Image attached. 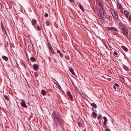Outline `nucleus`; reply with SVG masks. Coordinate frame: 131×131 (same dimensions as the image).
<instances>
[{
    "instance_id": "obj_44",
    "label": "nucleus",
    "mask_w": 131,
    "mask_h": 131,
    "mask_svg": "<svg viewBox=\"0 0 131 131\" xmlns=\"http://www.w3.org/2000/svg\"><path fill=\"white\" fill-rule=\"evenodd\" d=\"M66 58L67 60H69V57L68 56H67L66 57Z\"/></svg>"
},
{
    "instance_id": "obj_34",
    "label": "nucleus",
    "mask_w": 131,
    "mask_h": 131,
    "mask_svg": "<svg viewBox=\"0 0 131 131\" xmlns=\"http://www.w3.org/2000/svg\"><path fill=\"white\" fill-rule=\"evenodd\" d=\"M34 74L36 77H38V74L36 72H34Z\"/></svg>"
},
{
    "instance_id": "obj_25",
    "label": "nucleus",
    "mask_w": 131,
    "mask_h": 131,
    "mask_svg": "<svg viewBox=\"0 0 131 131\" xmlns=\"http://www.w3.org/2000/svg\"><path fill=\"white\" fill-rule=\"evenodd\" d=\"M41 93L42 94L43 96H45L46 95V92L44 90H42Z\"/></svg>"
},
{
    "instance_id": "obj_32",
    "label": "nucleus",
    "mask_w": 131,
    "mask_h": 131,
    "mask_svg": "<svg viewBox=\"0 0 131 131\" xmlns=\"http://www.w3.org/2000/svg\"><path fill=\"white\" fill-rule=\"evenodd\" d=\"M102 118V115L101 114H99L97 117V118L99 119H101Z\"/></svg>"
},
{
    "instance_id": "obj_49",
    "label": "nucleus",
    "mask_w": 131,
    "mask_h": 131,
    "mask_svg": "<svg viewBox=\"0 0 131 131\" xmlns=\"http://www.w3.org/2000/svg\"><path fill=\"white\" fill-rule=\"evenodd\" d=\"M83 131H86V130H84Z\"/></svg>"
},
{
    "instance_id": "obj_11",
    "label": "nucleus",
    "mask_w": 131,
    "mask_h": 131,
    "mask_svg": "<svg viewBox=\"0 0 131 131\" xmlns=\"http://www.w3.org/2000/svg\"><path fill=\"white\" fill-rule=\"evenodd\" d=\"M33 67V69L35 71L37 70L39 68L38 65L37 64H34Z\"/></svg>"
},
{
    "instance_id": "obj_31",
    "label": "nucleus",
    "mask_w": 131,
    "mask_h": 131,
    "mask_svg": "<svg viewBox=\"0 0 131 131\" xmlns=\"http://www.w3.org/2000/svg\"><path fill=\"white\" fill-rule=\"evenodd\" d=\"M123 67L124 69L125 70H127L128 68L127 66L124 64L123 65Z\"/></svg>"
},
{
    "instance_id": "obj_40",
    "label": "nucleus",
    "mask_w": 131,
    "mask_h": 131,
    "mask_svg": "<svg viewBox=\"0 0 131 131\" xmlns=\"http://www.w3.org/2000/svg\"><path fill=\"white\" fill-rule=\"evenodd\" d=\"M4 32H5V34L6 35H7V32H6V31L5 30H5H3Z\"/></svg>"
},
{
    "instance_id": "obj_21",
    "label": "nucleus",
    "mask_w": 131,
    "mask_h": 131,
    "mask_svg": "<svg viewBox=\"0 0 131 131\" xmlns=\"http://www.w3.org/2000/svg\"><path fill=\"white\" fill-rule=\"evenodd\" d=\"M67 94L69 96V97L71 99L73 98V97L72 95H71L70 92V91H68L67 92Z\"/></svg>"
},
{
    "instance_id": "obj_30",
    "label": "nucleus",
    "mask_w": 131,
    "mask_h": 131,
    "mask_svg": "<svg viewBox=\"0 0 131 131\" xmlns=\"http://www.w3.org/2000/svg\"><path fill=\"white\" fill-rule=\"evenodd\" d=\"M113 27H106V29L108 31H110L112 30Z\"/></svg>"
},
{
    "instance_id": "obj_35",
    "label": "nucleus",
    "mask_w": 131,
    "mask_h": 131,
    "mask_svg": "<svg viewBox=\"0 0 131 131\" xmlns=\"http://www.w3.org/2000/svg\"><path fill=\"white\" fill-rule=\"evenodd\" d=\"M78 125L79 126V127H81V126H82V124H81V123L80 122H79L78 123Z\"/></svg>"
},
{
    "instance_id": "obj_13",
    "label": "nucleus",
    "mask_w": 131,
    "mask_h": 131,
    "mask_svg": "<svg viewBox=\"0 0 131 131\" xmlns=\"http://www.w3.org/2000/svg\"><path fill=\"white\" fill-rule=\"evenodd\" d=\"M124 14L127 18H129V13L127 11L125 10L124 11Z\"/></svg>"
},
{
    "instance_id": "obj_10",
    "label": "nucleus",
    "mask_w": 131,
    "mask_h": 131,
    "mask_svg": "<svg viewBox=\"0 0 131 131\" xmlns=\"http://www.w3.org/2000/svg\"><path fill=\"white\" fill-rule=\"evenodd\" d=\"M99 19L100 21L101 22V23L103 24H105V21L103 19L104 18V17H102L101 16H99Z\"/></svg>"
},
{
    "instance_id": "obj_39",
    "label": "nucleus",
    "mask_w": 131,
    "mask_h": 131,
    "mask_svg": "<svg viewBox=\"0 0 131 131\" xmlns=\"http://www.w3.org/2000/svg\"><path fill=\"white\" fill-rule=\"evenodd\" d=\"M114 85L117 87H119V85L117 83L115 84Z\"/></svg>"
},
{
    "instance_id": "obj_41",
    "label": "nucleus",
    "mask_w": 131,
    "mask_h": 131,
    "mask_svg": "<svg viewBox=\"0 0 131 131\" xmlns=\"http://www.w3.org/2000/svg\"><path fill=\"white\" fill-rule=\"evenodd\" d=\"M105 131H111V130L109 128H107L105 130Z\"/></svg>"
},
{
    "instance_id": "obj_8",
    "label": "nucleus",
    "mask_w": 131,
    "mask_h": 131,
    "mask_svg": "<svg viewBox=\"0 0 131 131\" xmlns=\"http://www.w3.org/2000/svg\"><path fill=\"white\" fill-rule=\"evenodd\" d=\"M31 23L32 25L35 28H36V25H37V21L35 19H32Z\"/></svg>"
},
{
    "instance_id": "obj_43",
    "label": "nucleus",
    "mask_w": 131,
    "mask_h": 131,
    "mask_svg": "<svg viewBox=\"0 0 131 131\" xmlns=\"http://www.w3.org/2000/svg\"><path fill=\"white\" fill-rule=\"evenodd\" d=\"M129 20L131 21V15H129Z\"/></svg>"
},
{
    "instance_id": "obj_3",
    "label": "nucleus",
    "mask_w": 131,
    "mask_h": 131,
    "mask_svg": "<svg viewBox=\"0 0 131 131\" xmlns=\"http://www.w3.org/2000/svg\"><path fill=\"white\" fill-rule=\"evenodd\" d=\"M100 13L98 15L99 16H101L102 17H104V18L105 17H106L107 14L106 11L104 9H100Z\"/></svg>"
},
{
    "instance_id": "obj_45",
    "label": "nucleus",
    "mask_w": 131,
    "mask_h": 131,
    "mask_svg": "<svg viewBox=\"0 0 131 131\" xmlns=\"http://www.w3.org/2000/svg\"><path fill=\"white\" fill-rule=\"evenodd\" d=\"M72 3H74V0H69Z\"/></svg>"
},
{
    "instance_id": "obj_14",
    "label": "nucleus",
    "mask_w": 131,
    "mask_h": 131,
    "mask_svg": "<svg viewBox=\"0 0 131 131\" xmlns=\"http://www.w3.org/2000/svg\"><path fill=\"white\" fill-rule=\"evenodd\" d=\"M2 59L6 61H8V57L4 55H3L2 56Z\"/></svg>"
},
{
    "instance_id": "obj_9",
    "label": "nucleus",
    "mask_w": 131,
    "mask_h": 131,
    "mask_svg": "<svg viewBox=\"0 0 131 131\" xmlns=\"http://www.w3.org/2000/svg\"><path fill=\"white\" fill-rule=\"evenodd\" d=\"M21 101V105L24 107L27 108V106L26 104V102L25 100L24 99H22Z\"/></svg>"
},
{
    "instance_id": "obj_23",
    "label": "nucleus",
    "mask_w": 131,
    "mask_h": 131,
    "mask_svg": "<svg viewBox=\"0 0 131 131\" xmlns=\"http://www.w3.org/2000/svg\"><path fill=\"white\" fill-rule=\"evenodd\" d=\"M3 96L5 98L7 101H9V98L8 96L7 95H6L5 94H3Z\"/></svg>"
},
{
    "instance_id": "obj_5",
    "label": "nucleus",
    "mask_w": 131,
    "mask_h": 131,
    "mask_svg": "<svg viewBox=\"0 0 131 131\" xmlns=\"http://www.w3.org/2000/svg\"><path fill=\"white\" fill-rule=\"evenodd\" d=\"M117 6L118 9H119L121 13L122 14L123 13V10L124 8H123L121 4L119 3H117Z\"/></svg>"
},
{
    "instance_id": "obj_50",
    "label": "nucleus",
    "mask_w": 131,
    "mask_h": 131,
    "mask_svg": "<svg viewBox=\"0 0 131 131\" xmlns=\"http://www.w3.org/2000/svg\"><path fill=\"white\" fill-rule=\"evenodd\" d=\"M1 11H2V10H1Z\"/></svg>"
},
{
    "instance_id": "obj_2",
    "label": "nucleus",
    "mask_w": 131,
    "mask_h": 131,
    "mask_svg": "<svg viewBox=\"0 0 131 131\" xmlns=\"http://www.w3.org/2000/svg\"><path fill=\"white\" fill-rule=\"evenodd\" d=\"M110 10L113 18L116 19H118L119 16L118 13L113 9L111 8Z\"/></svg>"
},
{
    "instance_id": "obj_33",
    "label": "nucleus",
    "mask_w": 131,
    "mask_h": 131,
    "mask_svg": "<svg viewBox=\"0 0 131 131\" xmlns=\"http://www.w3.org/2000/svg\"><path fill=\"white\" fill-rule=\"evenodd\" d=\"M114 56H116L117 55H118V53L116 51H114Z\"/></svg>"
},
{
    "instance_id": "obj_29",
    "label": "nucleus",
    "mask_w": 131,
    "mask_h": 131,
    "mask_svg": "<svg viewBox=\"0 0 131 131\" xmlns=\"http://www.w3.org/2000/svg\"><path fill=\"white\" fill-rule=\"evenodd\" d=\"M1 27L2 28V30H5V28L4 27L3 25V23L2 21L1 23Z\"/></svg>"
},
{
    "instance_id": "obj_48",
    "label": "nucleus",
    "mask_w": 131,
    "mask_h": 131,
    "mask_svg": "<svg viewBox=\"0 0 131 131\" xmlns=\"http://www.w3.org/2000/svg\"><path fill=\"white\" fill-rule=\"evenodd\" d=\"M30 43L32 45V46H33V43H32L31 42H30Z\"/></svg>"
},
{
    "instance_id": "obj_27",
    "label": "nucleus",
    "mask_w": 131,
    "mask_h": 131,
    "mask_svg": "<svg viewBox=\"0 0 131 131\" xmlns=\"http://www.w3.org/2000/svg\"><path fill=\"white\" fill-rule=\"evenodd\" d=\"M113 31H118V30L116 28L114 27H113L112 30Z\"/></svg>"
},
{
    "instance_id": "obj_18",
    "label": "nucleus",
    "mask_w": 131,
    "mask_h": 131,
    "mask_svg": "<svg viewBox=\"0 0 131 131\" xmlns=\"http://www.w3.org/2000/svg\"><path fill=\"white\" fill-rule=\"evenodd\" d=\"M57 52L58 53L60 54V56L61 57H63V55L61 51L59 50H58L57 51Z\"/></svg>"
},
{
    "instance_id": "obj_20",
    "label": "nucleus",
    "mask_w": 131,
    "mask_h": 131,
    "mask_svg": "<svg viewBox=\"0 0 131 131\" xmlns=\"http://www.w3.org/2000/svg\"><path fill=\"white\" fill-rule=\"evenodd\" d=\"M92 117L93 118H95L97 117V114L94 112H93L92 114Z\"/></svg>"
},
{
    "instance_id": "obj_28",
    "label": "nucleus",
    "mask_w": 131,
    "mask_h": 131,
    "mask_svg": "<svg viewBox=\"0 0 131 131\" xmlns=\"http://www.w3.org/2000/svg\"><path fill=\"white\" fill-rule=\"evenodd\" d=\"M30 60L32 62H34L35 61L36 59L35 57H32L31 58Z\"/></svg>"
},
{
    "instance_id": "obj_16",
    "label": "nucleus",
    "mask_w": 131,
    "mask_h": 131,
    "mask_svg": "<svg viewBox=\"0 0 131 131\" xmlns=\"http://www.w3.org/2000/svg\"><path fill=\"white\" fill-rule=\"evenodd\" d=\"M79 7L80 8V9L83 12H84V8L83 6L81 5V4H80L78 5Z\"/></svg>"
},
{
    "instance_id": "obj_46",
    "label": "nucleus",
    "mask_w": 131,
    "mask_h": 131,
    "mask_svg": "<svg viewBox=\"0 0 131 131\" xmlns=\"http://www.w3.org/2000/svg\"><path fill=\"white\" fill-rule=\"evenodd\" d=\"M1 9H2L4 7V6L2 5H1Z\"/></svg>"
},
{
    "instance_id": "obj_1",
    "label": "nucleus",
    "mask_w": 131,
    "mask_h": 131,
    "mask_svg": "<svg viewBox=\"0 0 131 131\" xmlns=\"http://www.w3.org/2000/svg\"><path fill=\"white\" fill-rule=\"evenodd\" d=\"M53 119L54 122L53 126L56 128L58 127V125H59L61 126L63 125V120L62 117L60 116L59 113L55 111H53L52 114Z\"/></svg>"
},
{
    "instance_id": "obj_6",
    "label": "nucleus",
    "mask_w": 131,
    "mask_h": 131,
    "mask_svg": "<svg viewBox=\"0 0 131 131\" xmlns=\"http://www.w3.org/2000/svg\"><path fill=\"white\" fill-rule=\"evenodd\" d=\"M128 31L126 28V29H125L121 31V32L123 33L124 35L126 36L128 38L129 35Z\"/></svg>"
},
{
    "instance_id": "obj_47",
    "label": "nucleus",
    "mask_w": 131,
    "mask_h": 131,
    "mask_svg": "<svg viewBox=\"0 0 131 131\" xmlns=\"http://www.w3.org/2000/svg\"><path fill=\"white\" fill-rule=\"evenodd\" d=\"M50 36L51 37V36H52V34H51V33L50 32Z\"/></svg>"
},
{
    "instance_id": "obj_7",
    "label": "nucleus",
    "mask_w": 131,
    "mask_h": 131,
    "mask_svg": "<svg viewBox=\"0 0 131 131\" xmlns=\"http://www.w3.org/2000/svg\"><path fill=\"white\" fill-rule=\"evenodd\" d=\"M97 4L98 6L102 8L103 6V4L101 0H96Z\"/></svg>"
},
{
    "instance_id": "obj_15",
    "label": "nucleus",
    "mask_w": 131,
    "mask_h": 131,
    "mask_svg": "<svg viewBox=\"0 0 131 131\" xmlns=\"http://www.w3.org/2000/svg\"><path fill=\"white\" fill-rule=\"evenodd\" d=\"M103 118L104 119V122L103 124L104 125H106L107 124V118L105 116H104L103 117Z\"/></svg>"
},
{
    "instance_id": "obj_4",
    "label": "nucleus",
    "mask_w": 131,
    "mask_h": 131,
    "mask_svg": "<svg viewBox=\"0 0 131 131\" xmlns=\"http://www.w3.org/2000/svg\"><path fill=\"white\" fill-rule=\"evenodd\" d=\"M47 46L50 52L53 54H54L55 52L52 47L51 44L50 43H48V44Z\"/></svg>"
},
{
    "instance_id": "obj_17",
    "label": "nucleus",
    "mask_w": 131,
    "mask_h": 131,
    "mask_svg": "<svg viewBox=\"0 0 131 131\" xmlns=\"http://www.w3.org/2000/svg\"><path fill=\"white\" fill-rule=\"evenodd\" d=\"M105 18H106V19H108L109 20H112V16L108 15H107L106 17H105Z\"/></svg>"
},
{
    "instance_id": "obj_12",
    "label": "nucleus",
    "mask_w": 131,
    "mask_h": 131,
    "mask_svg": "<svg viewBox=\"0 0 131 131\" xmlns=\"http://www.w3.org/2000/svg\"><path fill=\"white\" fill-rule=\"evenodd\" d=\"M119 29L122 31L123 30L126 29V27L123 25H120Z\"/></svg>"
},
{
    "instance_id": "obj_36",
    "label": "nucleus",
    "mask_w": 131,
    "mask_h": 131,
    "mask_svg": "<svg viewBox=\"0 0 131 131\" xmlns=\"http://www.w3.org/2000/svg\"><path fill=\"white\" fill-rule=\"evenodd\" d=\"M48 14L47 13H45V17H48Z\"/></svg>"
},
{
    "instance_id": "obj_37",
    "label": "nucleus",
    "mask_w": 131,
    "mask_h": 131,
    "mask_svg": "<svg viewBox=\"0 0 131 131\" xmlns=\"http://www.w3.org/2000/svg\"><path fill=\"white\" fill-rule=\"evenodd\" d=\"M46 25L47 26L49 25V22L48 21L46 22Z\"/></svg>"
},
{
    "instance_id": "obj_22",
    "label": "nucleus",
    "mask_w": 131,
    "mask_h": 131,
    "mask_svg": "<svg viewBox=\"0 0 131 131\" xmlns=\"http://www.w3.org/2000/svg\"><path fill=\"white\" fill-rule=\"evenodd\" d=\"M36 29L37 30H39L40 31H41V30H42V28L39 26V25H37V27Z\"/></svg>"
},
{
    "instance_id": "obj_42",
    "label": "nucleus",
    "mask_w": 131,
    "mask_h": 131,
    "mask_svg": "<svg viewBox=\"0 0 131 131\" xmlns=\"http://www.w3.org/2000/svg\"><path fill=\"white\" fill-rule=\"evenodd\" d=\"M113 88L115 89V91H116V87L115 85H114L113 86Z\"/></svg>"
},
{
    "instance_id": "obj_26",
    "label": "nucleus",
    "mask_w": 131,
    "mask_h": 131,
    "mask_svg": "<svg viewBox=\"0 0 131 131\" xmlns=\"http://www.w3.org/2000/svg\"><path fill=\"white\" fill-rule=\"evenodd\" d=\"M91 105L95 108H97L96 105L94 103H92L91 104Z\"/></svg>"
},
{
    "instance_id": "obj_24",
    "label": "nucleus",
    "mask_w": 131,
    "mask_h": 131,
    "mask_svg": "<svg viewBox=\"0 0 131 131\" xmlns=\"http://www.w3.org/2000/svg\"><path fill=\"white\" fill-rule=\"evenodd\" d=\"M122 48L126 52H127L128 51L127 48L124 46H122Z\"/></svg>"
},
{
    "instance_id": "obj_19",
    "label": "nucleus",
    "mask_w": 131,
    "mask_h": 131,
    "mask_svg": "<svg viewBox=\"0 0 131 131\" xmlns=\"http://www.w3.org/2000/svg\"><path fill=\"white\" fill-rule=\"evenodd\" d=\"M69 71L70 72L74 75H75V73L74 72V70L73 69L71 68L69 69Z\"/></svg>"
},
{
    "instance_id": "obj_38",
    "label": "nucleus",
    "mask_w": 131,
    "mask_h": 131,
    "mask_svg": "<svg viewBox=\"0 0 131 131\" xmlns=\"http://www.w3.org/2000/svg\"><path fill=\"white\" fill-rule=\"evenodd\" d=\"M104 2H107V3H108V2H109V1H110V0H104Z\"/></svg>"
}]
</instances>
